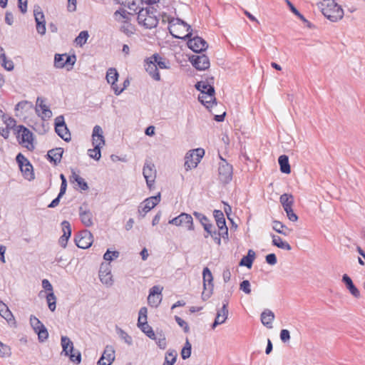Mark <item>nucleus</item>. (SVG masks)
Wrapping results in <instances>:
<instances>
[{"instance_id": "nucleus-1", "label": "nucleus", "mask_w": 365, "mask_h": 365, "mask_svg": "<svg viewBox=\"0 0 365 365\" xmlns=\"http://www.w3.org/2000/svg\"><path fill=\"white\" fill-rule=\"evenodd\" d=\"M317 6L324 16L332 22H336L344 16L343 9L334 0H322Z\"/></svg>"}, {"instance_id": "nucleus-2", "label": "nucleus", "mask_w": 365, "mask_h": 365, "mask_svg": "<svg viewBox=\"0 0 365 365\" xmlns=\"http://www.w3.org/2000/svg\"><path fill=\"white\" fill-rule=\"evenodd\" d=\"M168 29L171 35L176 38H188L192 35L190 26L179 19L169 21Z\"/></svg>"}, {"instance_id": "nucleus-3", "label": "nucleus", "mask_w": 365, "mask_h": 365, "mask_svg": "<svg viewBox=\"0 0 365 365\" xmlns=\"http://www.w3.org/2000/svg\"><path fill=\"white\" fill-rule=\"evenodd\" d=\"M137 19L138 24L145 29L155 28L158 24L157 16L150 9H141L138 14Z\"/></svg>"}, {"instance_id": "nucleus-4", "label": "nucleus", "mask_w": 365, "mask_h": 365, "mask_svg": "<svg viewBox=\"0 0 365 365\" xmlns=\"http://www.w3.org/2000/svg\"><path fill=\"white\" fill-rule=\"evenodd\" d=\"M61 344L63 348L62 353L68 356L72 362L79 364L81 361V355L78 351H74L73 344L66 336H62Z\"/></svg>"}, {"instance_id": "nucleus-5", "label": "nucleus", "mask_w": 365, "mask_h": 365, "mask_svg": "<svg viewBox=\"0 0 365 365\" xmlns=\"http://www.w3.org/2000/svg\"><path fill=\"white\" fill-rule=\"evenodd\" d=\"M204 155L205 150L202 148H197L187 153L185 155V169L187 170L196 168Z\"/></svg>"}, {"instance_id": "nucleus-6", "label": "nucleus", "mask_w": 365, "mask_h": 365, "mask_svg": "<svg viewBox=\"0 0 365 365\" xmlns=\"http://www.w3.org/2000/svg\"><path fill=\"white\" fill-rule=\"evenodd\" d=\"M16 132L18 133V138L20 143L24 144V146L29 150L34 149L33 144V133L24 125H18L16 127Z\"/></svg>"}, {"instance_id": "nucleus-7", "label": "nucleus", "mask_w": 365, "mask_h": 365, "mask_svg": "<svg viewBox=\"0 0 365 365\" xmlns=\"http://www.w3.org/2000/svg\"><path fill=\"white\" fill-rule=\"evenodd\" d=\"M220 160L218 168L219 179L223 183H227L232 178V166L222 157Z\"/></svg>"}, {"instance_id": "nucleus-8", "label": "nucleus", "mask_w": 365, "mask_h": 365, "mask_svg": "<svg viewBox=\"0 0 365 365\" xmlns=\"http://www.w3.org/2000/svg\"><path fill=\"white\" fill-rule=\"evenodd\" d=\"M16 160L24 178L29 180L34 179L33 166L29 161L21 153L17 155Z\"/></svg>"}, {"instance_id": "nucleus-9", "label": "nucleus", "mask_w": 365, "mask_h": 365, "mask_svg": "<svg viewBox=\"0 0 365 365\" xmlns=\"http://www.w3.org/2000/svg\"><path fill=\"white\" fill-rule=\"evenodd\" d=\"M30 324L34 331L38 334L39 341H45L48 337V333L47 329L42 322L35 316H31Z\"/></svg>"}, {"instance_id": "nucleus-10", "label": "nucleus", "mask_w": 365, "mask_h": 365, "mask_svg": "<svg viewBox=\"0 0 365 365\" xmlns=\"http://www.w3.org/2000/svg\"><path fill=\"white\" fill-rule=\"evenodd\" d=\"M160 201V194L146 198L140 203L138 207V212L142 217L154 208Z\"/></svg>"}, {"instance_id": "nucleus-11", "label": "nucleus", "mask_w": 365, "mask_h": 365, "mask_svg": "<svg viewBox=\"0 0 365 365\" xmlns=\"http://www.w3.org/2000/svg\"><path fill=\"white\" fill-rule=\"evenodd\" d=\"M45 98L42 97H38L36 99V105L35 108L36 113L43 120H48L52 117V111L45 103Z\"/></svg>"}, {"instance_id": "nucleus-12", "label": "nucleus", "mask_w": 365, "mask_h": 365, "mask_svg": "<svg viewBox=\"0 0 365 365\" xmlns=\"http://www.w3.org/2000/svg\"><path fill=\"white\" fill-rule=\"evenodd\" d=\"M55 130L56 133L65 141L71 140V133L64 122L63 115H59L55 119Z\"/></svg>"}, {"instance_id": "nucleus-13", "label": "nucleus", "mask_w": 365, "mask_h": 365, "mask_svg": "<svg viewBox=\"0 0 365 365\" xmlns=\"http://www.w3.org/2000/svg\"><path fill=\"white\" fill-rule=\"evenodd\" d=\"M143 174L148 187L152 189L156 178V170L154 164L146 162L143 166Z\"/></svg>"}, {"instance_id": "nucleus-14", "label": "nucleus", "mask_w": 365, "mask_h": 365, "mask_svg": "<svg viewBox=\"0 0 365 365\" xmlns=\"http://www.w3.org/2000/svg\"><path fill=\"white\" fill-rule=\"evenodd\" d=\"M169 223L176 226H185L189 230L194 229L192 216L185 212L170 220Z\"/></svg>"}, {"instance_id": "nucleus-15", "label": "nucleus", "mask_w": 365, "mask_h": 365, "mask_svg": "<svg viewBox=\"0 0 365 365\" xmlns=\"http://www.w3.org/2000/svg\"><path fill=\"white\" fill-rule=\"evenodd\" d=\"M118 78V73L114 68H110L106 72V80L108 83L111 85V88L113 90L115 95H120L124 90V88H120L117 84L116 81Z\"/></svg>"}, {"instance_id": "nucleus-16", "label": "nucleus", "mask_w": 365, "mask_h": 365, "mask_svg": "<svg viewBox=\"0 0 365 365\" xmlns=\"http://www.w3.org/2000/svg\"><path fill=\"white\" fill-rule=\"evenodd\" d=\"M75 242L79 248L87 249L93 243V235L88 230H83L76 237Z\"/></svg>"}, {"instance_id": "nucleus-17", "label": "nucleus", "mask_w": 365, "mask_h": 365, "mask_svg": "<svg viewBox=\"0 0 365 365\" xmlns=\"http://www.w3.org/2000/svg\"><path fill=\"white\" fill-rule=\"evenodd\" d=\"M190 60L192 66L200 71L206 70L210 66L209 58L205 54L193 55Z\"/></svg>"}, {"instance_id": "nucleus-18", "label": "nucleus", "mask_w": 365, "mask_h": 365, "mask_svg": "<svg viewBox=\"0 0 365 365\" xmlns=\"http://www.w3.org/2000/svg\"><path fill=\"white\" fill-rule=\"evenodd\" d=\"M76 62L75 56H69L66 53L56 54L54 58V66L58 68H62L66 65L73 66Z\"/></svg>"}, {"instance_id": "nucleus-19", "label": "nucleus", "mask_w": 365, "mask_h": 365, "mask_svg": "<svg viewBox=\"0 0 365 365\" xmlns=\"http://www.w3.org/2000/svg\"><path fill=\"white\" fill-rule=\"evenodd\" d=\"M188 47L195 53L205 51L208 46L207 43L201 37L195 36L187 41Z\"/></svg>"}, {"instance_id": "nucleus-20", "label": "nucleus", "mask_w": 365, "mask_h": 365, "mask_svg": "<svg viewBox=\"0 0 365 365\" xmlns=\"http://www.w3.org/2000/svg\"><path fill=\"white\" fill-rule=\"evenodd\" d=\"M103 131L100 125H95L92 133V144L93 147L102 148L105 145Z\"/></svg>"}, {"instance_id": "nucleus-21", "label": "nucleus", "mask_w": 365, "mask_h": 365, "mask_svg": "<svg viewBox=\"0 0 365 365\" xmlns=\"http://www.w3.org/2000/svg\"><path fill=\"white\" fill-rule=\"evenodd\" d=\"M99 278L101 282L108 286L113 284L112 274L109 264H101L99 270Z\"/></svg>"}, {"instance_id": "nucleus-22", "label": "nucleus", "mask_w": 365, "mask_h": 365, "mask_svg": "<svg viewBox=\"0 0 365 365\" xmlns=\"http://www.w3.org/2000/svg\"><path fill=\"white\" fill-rule=\"evenodd\" d=\"M144 67L149 76L155 81H160V75L158 71L157 66L153 61V59H150V56L147 58L144 61Z\"/></svg>"}, {"instance_id": "nucleus-23", "label": "nucleus", "mask_w": 365, "mask_h": 365, "mask_svg": "<svg viewBox=\"0 0 365 365\" xmlns=\"http://www.w3.org/2000/svg\"><path fill=\"white\" fill-rule=\"evenodd\" d=\"M227 304V302L224 303L222 307L217 311L216 317L212 324V329H215L217 326L222 324L226 322L228 317Z\"/></svg>"}, {"instance_id": "nucleus-24", "label": "nucleus", "mask_w": 365, "mask_h": 365, "mask_svg": "<svg viewBox=\"0 0 365 365\" xmlns=\"http://www.w3.org/2000/svg\"><path fill=\"white\" fill-rule=\"evenodd\" d=\"M83 205L79 207V216L82 223L86 227H91L93 225V214L91 210Z\"/></svg>"}, {"instance_id": "nucleus-25", "label": "nucleus", "mask_w": 365, "mask_h": 365, "mask_svg": "<svg viewBox=\"0 0 365 365\" xmlns=\"http://www.w3.org/2000/svg\"><path fill=\"white\" fill-rule=\"evenodd\" d=\"M115 20L119 24L126 23L128 21H131L134 15L124 9L117 10L113 14Z\"/></svg>"}, {"instance_id": "nucleus-26", "label": "nucleus", "mask_w": 365, "mask_h": 365, "mask_svg": "<svg viewBox=\"0 0 365 365\" xmlns=\"http://www.w3.org/2000/svg\"><path fill=\"white\" fill-rule=\"evenodd\" d=\"M198 99L207 108L212 107L216 100L215 93L211 92L200 93Z\"/></svg>"}, {"instance_id": "nucleus-27", "label": "nucleus", "mask_w": 365, "mask_h": 365, "mask_svg": "<svg viewBox=\"0 0 365 365\" xmlns=\"http://www.w3.org/2000/svg\"><path fill=\"white\" fill-rule=\"evenodd\" d=\"M342 282L346 284V288L354 297H360V292L355 287L351 279L347 274H345L343 275Z\"/></svg>"}, {"instance_id": "nucleus-28", "label": "nucleus", "mask_w": 365, "mask_h": 365, "mask_svg": "<svg viewBox=\"0 0 365 365\" xmlns=\"http://www.w3.org/2000/svg\"><path fill=\"white\" fill-rule=\"evenodd\" d=\"M150 59H153V61L155 63L158 69H169L170 67L169 61L160 56L158 53H154L152 55L150 56Z\"/></svg>"}, {"instance_id": "nucleus-29", "label": "nucleus", "mask_w": 365, "mask_h": 365, "mask_svg": "<svg viewBox=\"0 0 365 365\" xmlns=\"http://www.w3.org/2000/svg\"><path fill=\"white\" fill-rule=\"evenodd\" d=\"M202 278H203V287L205 289H213V277L211 271L208 267H205L202 271Z\"/></svg>"}, {"instance_id": "nucleus-30", "label": "nucleus", "mask_w": 365, "mask_h": 365, "mask_svg": "<svg viewBox=\"0 0 365 365\" xmlns=\"http://www.w3.org/2000/svg\"><path fill=\"white\" fill-rule=\"evenodd\" d=\"M63 153V150L61 148H56L55 149H51L48 152V158L51 162H53L55 165L58 163H60L62 155Z\"/></svg>"}, {"instance_id": "nucleus-31", "label": "nucleus", "mask_w": 365, "mask_h": 365, "mask_svg": "<svg viewBox=\"0 0 365 365\" xmlns=\"http://www.w3.org/2000/svg\"><path fill=\"white\" fill-rule=\"evenodd\" d=\"M279 201L284 211H286L292 208L294 205V197L291 194L284 193L280 196Z\"/></svg>"}, {"instance_id": "nucleus-32", "label": "nucleus", "mask_w": 365, "mask_h": 365, "mask_svg": "<svg viewBox=\"0 0 365 365\" xmlns=\"http://www.w3.org/2000/svg\"><path fill=\"white\" fill-rule=\"evenodd\" d=\"M71 182H76L81 190H87L88 185L85 180L78 175L73 170H72V175L71 176Z\"/></svg>"}, {"instance_id": "nucleus-33", "label": "nucleus", "mask_w": 365, "mask_h": 365, "mask_svg": "<svg viewBox=\"0 0 365 365\" xmlns=\"http://www.w3.org/2000/svg\"><path fill=\"white\" fill-rule=\"evenodd\" d=\"M272 245L277 247L278 248L289 251L292 250L291 245L285 241H283L282 238L277 235H272Z\"/></svg>"}, {"instance_id": "nucleus-34", "label": "nucleus", "mask_w": 365, "mask_h": 365, "mask_svg": "<svg viewBox=\"0 0 365 365\" xmlns=\"http://www.w3.org/2000/svg\"><path fill=\"white\" fill-rule=\"evenodd\" d=\"M255 258V252L252 250H249L247 255L241 259L240 266H245L247 268H251Z\"/></svg>"}, {"instance_id": "nucleus-35", "label": "nucleus", "mask_w": 365, "mask_h": 365, "mask_svg": "<svg viewBox=\"0 0 365 365\" xmlns=\"http://www.w3.org/2000/svg\"><path fill=\"white\" fill-rule=\"evenodd\" d=\"M0 315L8 322L14 321V317L7 305L0 300Z\"/></svg>"}, {"instance_id": "nucleus-36", "label": "nucleus", "mask_w": 365, "mask_h": 365, "mask_svg": "<svg viewBox=\"0 0 365 365\" xmlns=\"http://www.w3.org/2000/svg\"><path fill=\"white\" fill-rule=\"evenodd\" d=\"M272 229L277 232L287 236L291 230L279 221L274 220L272 222Z\"/></svg>"}, {"instance_id": "nucleus-37", "label": "nucleus", "mask_w": 365, "mask_h": 365, "mask_svg": "<svg viewBox=\"0 0 365 365\" xmlns=\"http://www.w3.org/2000/svg\"><path fill=\"white\" fill-rule=\"evenodd\" d=\"M274 319V313L270 310H265L261 314V322L267 327H272L271 324Z\"/></svg>"}, {"instance_id": "nucleus-38", "label": "nucleus", "mask_w": 365, "mask_h": 365, "mask_svg": "<svg viewBox=\"0 0 365 365\" xmlns=\"http://www.w3.org/2000/svg\"><path fill=\"white\" fill-rule=\"evenodd\" d=\"M279 164L280 165V170L283 173L289 174L291 172L290 165L289 163V158L287 155H282L279 157Z\"/></svg>"}, {"instance_id": "nucleus-39", "label": "nucleus", "mask_w": 365, "mask_h": 365, "mask_svg": "<svg viewBox=\"0 0 365 365\" xmlns=\"http://www.w3.org/2000/svg\"><path fill=\"white\" fill-rule=\"evenodd\" d=\"M178 353L174 349H168L165 354L163 365H173L177 359Z\"/></svg>"}, {"instance_id": "nucleus-40", "label": "nucleus", "mask_w": 365, "mask_h": 365, "mask_svg": "<svg viewBox=\"0 0 365 365\" xmlns=\"http://www.w3.org/2000/svg\"><path fill=\"white\" fill-rule=\"evenodd\" d=\"M205 230L207 233V235H205V237H207L208 235H210L217 245H221V239L218 237L217 232L215 230V228L213 226V225L207 226L206 225H205Z\"/></svg>"}, {"instance_id": "nucleus-41", "label": "nucleus", "mask_w": 365, "mask_h": 365, "mask_svg": "<svg viewBox=\"0 0 365 365\" xmlns=\"http://www.w3.org/2000/svg\"><path fill=\"white\" fill-rule=\"evenodd\" d=\"M195 88L200 91V93H203L204 92L215 93L214 87L205 81L197 82V84L195 85Z\"/></svg>"}, {"instance_id": "nucleus-42", "label": "nucleus", "mask_w": 365, "mask_h": 365, "mask_svg": "<svg viewBox=\"0 0 365 365\" xmlns=\"http://www.w3.org/2000/svg\"><path fill=\"white\" fill-rule=\"evenodd\" d=\"M214 217L215 218L216 224L218 227H222L226 226L225 219L224 217V214L220 210H215Z\"/></svg>"}, {"instance_id": "nucleus-43", "label": "nucleus", "mask_w": 365, "mask_h": 365, "mask_svg": "<svg viewBox=\"0 0 365 365\" xmlns=\"http://www.w3.org/2000/svg\"><path fill=\"white\" fill-rule=\"evenodd\" d=\"M130 21H128L126 23H123L120 26V31L127 36H130L135 31V27L132 25Z\"/></svg>"}, {"instance_id": "nucleus-44", "label": "nucleus", "mask_w": 365, "mask_h": 365, "mask_svg": "<svg viewBox=\"0 0 365 365\" xmlns=\"http://www.w3.org/2000/svg\"><path fill=\"white\" fill-rule=\"evenodd\" d=\"M116 332L118 334L119 337L122 340H123L127 344H132L133 340L131 336H130L124 330L119 327H116Z\"/></svg>"}, {"instance_id": "nucleus-45", "label": "nucleus", "mask_w": 365, "mask_h": 365, "mask_svg": "<svg viewBox=\"0 0 365 365\" xmlns=\"http://www.w3.org/2000/svg\"><path fill=\"white\" fill-rule=\"evenodd\" d=\"M192 346L189 340L187 339L185 343V346L181 351V356L183 359H188L191 355Z\"/></svg>"}, {"instance_id": "nucleus-46", "label": "nucleus", "mask_w": 365, "mask_h": 365, "mask_svg": "<svg viewBox=\"0 0 365 365\" xmlns=\"http://www.w3.org/2000/svg\"><path fill=\"white\" fill-rule=\"evenodd\" d=\"M46 301H47L49 309L51 312L55 311V309H56V297L54 295L53 292H50V293H48L46 295Z\"/></svg>"}, {"instance_id": "nucleus-47", "label": "nucleus", "mask_w": 365, "mask_h": 365, "mask_svg": "<svg viewBox=\"0 0 365 365\" xmlns=\"http://www.w3.org/2000/svg\"><path fill=\"white\" fill-rule=\"evenodd\" d=\"M147 308L143 307L140 309L139 316L138 319V326H142L144 323L147 322Z\"/></svg>"}, {"instance_id": "nucleus-48", "label": "nucleus", "mask_w": 365, "mask_h": 365, "mask_svg": "<svg viewBox=\"0 0 365 365\" xmlns=\"http://www.w3.org/2000/svg\"><path fill=\"white\" fill-rule=\"evenodd\" d=\"M89 35L87 31H81L78 36L76 38L75 42L76 44L82 46L83 44L86 43Z\"/></svg>"}, {"instance_id": "nucleus-49", "label": "nucleus", "mask_w": 365, "mask_h": 365, "mask_svg": "<svg viewBox=\"0 0 365 365\" xmlns=\"http://www.w3.org/2000/svg\"><path fill=\"white\" fill-rule=\"evenodd\" d=\"M11 354L9 346L0 341V358L9 357Z\"/></svg>"}, {"instance_id": "nucleus-50", "label": "nucleus", "mask_w": 365, "mask_h": 365, "mask_svg": "<svg viewBox=\"0 0 365 365\" xmlns=\"http://www.w3.org/2000/svg\"><path fill=\"white\" fill-rule=\"evenodd\" d=\"M34 14L36 23L38 22H38H40V21H42V22L46 21L44 14L42 12L40 6H36L34 7Z\"/></svg>"}, {"instance_id": "nucleus-51", "label": "nucleus", "mask_w": 365, "mask_h": 365, "mask_svg": "<svg viewBox=\"0 0 365 365\" xmlns=\"http://www.w3.org/2000/svg\"><path fill=\"white\" fill-rule=\"evenodd\" d=\"M101 148L97 147H93L92 149H88V155L90 158L96 160H99L101 157Z\"/></svg>"}, {"instance_id": "nucleus-52", "label": "nucleus", "mask_w": 365, "mask_h": 365, "mask_svg": "<svg viewBox=\"0 0 365 365\" xmlns=\"http://www.w3.org/2000/svg\"><path fill=\"white\" fill-rule=\"evenodd\" d=\"M161 300L162 296L160 295H148V304L153 307H157L161 302Z\"/></svg>"}, {"instance_id": "nucleus-53", "label": "nucleus", "mask_w": 365, "mask_h": 365, "mask_svg": "<svg viewBox=\"0 0 365 365\" xmlns=\"http://www.w3.org/2000/svg\"><path fill=\"white\" fill-rule=\"evenodd\" d=\"M156 344H158V347L161 349H165L167 346V342L165 336L163 334H158V336H155Z\"/></svg>"}, {"instance_id": "nucleus-54", "label": "nucleus", "mask_w": 365, "mask_h": 365, "mask_svg": "<svg viewBox=\"0 0 365 365\" xmlns=\"http://www.w3.org/2000/svg\"><path fill=\"white\" fill-rule=\"evenodd\" d=\"M63 235L67 236V237L70 238L71 235V227L70 223L64 220L61 223Z\"/></svg>"}, {"instance_id": "nucleus-55", "label": "nucleus", "mask_w": 365, "mask_h": 365, "mask_svg": "<svg viewBox=\"0 0 365 365\" xmlns=\"http://www.w3.org/2000/svg\"><path fill=\"white\" fill-rule=\"evenodd\" d=\"M103 355H105L106 360L110 364H112L115 359L114 351L111 348L108 349V346L105 349Z\"/></svg>"}, {"instance_id": "nucleus-56", "label": "nucleus", "mask_w": 365, "mask_h": 365, "mask_svg": "<svg viewBox=\"0 0 365 365\" xmlns=\"http://www.w3.org/2000/svg\"><path fill=\"white\" fill-rule=\"evenodd\" d=\"M119 256V252L117 251H110L109 250L103 255V259L106 261H111L113 258H117Z\"/></svg>"}, {"instance_id": "nucleus-57", "label": "nucleus", "mask_w": 365, "mask_h": 365, "mask_svg": "<svg viewBox=\"0 0 365 365\" xmlns=\"http://www.w3.org/2000/svg\"><path fill=\"white\" fill-rule=\"evenodd\" d=\"M175 319L176 322L178 323V324L183 329V330L185 333L189 332V331H190L189 326L185 320H183L182 319H181L180 317H178V316L175 317Z\"/></svg>"}, {"instance_id": "nucleus-58", "label": "nucleus", "mask_w": 365, "mask_h": 365, "mask_svg": "<svg viewBox=\"0 0 365 365\" xmlns=\"http://www.w3.org/2000/svg\"><path fill=\"white\" fill-rule=\"evenodd\" d=\"M250 287V283L248 280H243L240 284V290L243 291L247 294H250L251 293Z\"/></svg>"}, {"instance_id": "nucleus-59", "label": "nucleus", "mask_w": 365, "mask_h": 365, "mask_svg": "<svg viewBox=\"0 0 365 365\" xmlns=\"http://www.w3.org/2000/svg\"><path fill=\"white\" fill-rule=\"evenodd\" d=\"M1 66L7 71H12L14 69V63L12 61L7 60L6 56L2 58Z\"/></svg>"}, {"instance_id": "nucleus-60", "label": "nucleus", "mask_w": 365, "mask_h": 365, "mask_svg": "<svg viewBox=\"0 0 365 365\" xmlns=\"http://www.w3.org/2000/svg\"><path fill=\"white\" fill-rule=\"evenodd\" d=\"M36 31L38 32V34H39L40 35L43 36L46 34V21L44 22H42V21H40V22H36Z\"/></svg>"}, {"instance_id": "nucleus-61", "label": "nucleus", "mask_w": 365, "mask_h": 365, "mask_svg": "<svg viewBox=\"0 0 365 365\" xmlns=\"http://www.w3.org/2000/svg\"><path fill=\"white\" fill-rule=\"evenodd\" d=\"M218 237H222L225 240H228V229L227 226H224L222 228L218 227Z\"/></svg>"}, {"instance_id": "nucleus-62", "label": "nucleus", "mask_w": 365, "mask_h": 365, "mask_svg": "<svg viewBox=\"0 0 365 365\" xmlns=\"http://www.w3.org/2000/svg\"><path fill=\"white\" fill-rule=\"evenodd\" d=\"M280 339L283 342H287L290 339V334L287 329H282L280 331Z\"/></svg>"}, {"instance_id": "nucleus-63", "label": "nucleus", "mask_w": 365, "mask_h": 365, "mask_svg": "<svg viewBox=\"0 0 365 365\" xmlns=\"http://www.w3.org/2000/svg\"><path fill=\"white\" fill-rule=\"evenodd\" d=\"M163 287H160V286H153L150 289V293H149V295H160V296H162L161 293H162V291H163Z\"/></svg>"}, {"instance_id": "nucleus-64", "label": "nucleus", "mask_w": 365, "mask_h": 365, "mask_svg": "<svg viewBox=\"0 0 365 365\" xmlns=\"http://www.w3.org/2000/svg\"><path fill=\"white\" fill-rule=\"evenodd\" d=\"M287 216L290 221L296 222L298 220L297 215L294 212L293 209L291 208L285 211Z\"/></svg>"}]
</instances>
